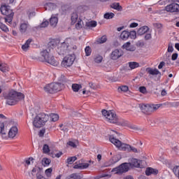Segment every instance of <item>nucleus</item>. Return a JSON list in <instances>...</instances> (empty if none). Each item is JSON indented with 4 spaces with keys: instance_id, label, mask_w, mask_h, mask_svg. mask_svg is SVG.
<instances>
[{
    "instance_id": "obj_30",
    "label": "nucleus",
    "mask_w": 179,
    "mask_h": 179,
    "mask_svg": "<svg viewBox=\"0 0 179 179\" xmlns=\"http://www.w3.org/2000/svg\"><path fill=\"white\" fill-rule=\"evenodd\" d=\"M89 164L88 163H84V164H76L74 166H73V169H87V167H89Z\"/></svg>"
},
{
    "instance_id": "obj_51",
    "label": "nucleus",
    "mask_w": 179,
    "mask_h": 179,
    "mask_svg": "<svg viewBox=\"0 0 179 179\" xmlns=\"http://www.w3.org/2000/svg\"><path fill=\"white\" fill-rule=\"evenodd\" d=\"M151 106V108H152V113H153V111H156V110H158L160 108V105L159 104H156V105H150Z\"/></svg>"
},
{
    "instance_id": "obj_49",
    "label": "nucleus",
    "mask_w": 179,
    "mask_h": 179,
    "mask_svg": "<svg viewBox=\"0 0 179 179\" xmlns=\"http://www.w3.org/2000/svg\"><path fill=\"white\" fill-rule=\"evenodd\" d=\"M43 153H50V147L48 145L45 144L43 147Z\"/></svg>"
},
{
    "instance_id": "obj_55",
    "label": "nucleus",
    "mask_w": 179,
    "mask_h": 179,
    "mask_svg": "<svg viewBox=\"0 0 179 179\" xmlns=\"http://www.w3.org/2000/svg\"><path fill=\"white\" fill-rule=\"evenodd\" d=\"M136 45L137 47H143V45H145V43L142 41H138L136 42Z\"/></svg>"
},
{
    "instance_id": "obj_14",
    "label": "nucleus",
    "mask_w": 179,
    "mask_h": 179,
    "mask_svg": "<svg viewBox=\"0 0 179 179\" xmlns=\"http://www.w3.org/2000/svg\"><path fill=\"white\" fill-rule=\"evenodd\" d=\"M124 148L123 150H127L128 152H133V153H141V150L129 144L123 145Z\"/></svg>"
},
{
    "instance_id": "obj_34",
    "label": "nucleus",
    "mask_w": 179,
    "mask_h": 179,
    "mask_svg": "<svg viewBox=\"0 0 179 179\" xmlns=\"http://www.w3.org/2000/svg\"><path fill=\"white\" fill-rule=\"evenodd\" d=\"M129 66L131 69H135L136 68H139V63L136 62H129Z\"/></svg>"
},
{
    "instance_id": "obj_63",
    "label": "nucleus",
    "mask_w": 179,
    "mask_h": 179,
    "mask_svg": "<svg viewBox=\"0 0 179 179\" xmlns=\"http://www.w3.org/2000/svg\"><path fill=\"white\" fill-rule=\"evenodd\" d=\"M89 85H90V87L91 89H96V86L94 85V84L93 83H90Z\"/></svg>"
},
{
    "instance_id": "obj_12",
    "label": "nucleus",
    "mask_w": 179,
    "mask_h": 179,
    "mask_svg": "<svg viewBox=\"0 0 179 179\" xmlns=\"http://www.w3.org/2000/svg\"><path fill=\"white\" fill-rule=\"evenodd\" d=\"M124 55V52L121 50L116 49L113 50L111 53L110 57L112 59H118V58H121Z\"/></svg>"
},
{
    "instance_id": "obj_1",
    "label": "nucleus",
    "mask_w": 179,
    "mask_h": 179,
    "mask_svg": "<svg viewBox=\"0 0 179 179\" xmlns=\"http://www.w3.org/2000/svg\"><path fill=\"white\" fill-rule=\"evenodd\" d=\"M141 163H142L141 160H139L136 158H131L130 162L123 163L119 166L113 169L111 173H114L115 174H124V173H127L129 170V167L142 169Z\"/></svg>"
},
{
    "instance_id": "obj_59",
    "label": "nucleus",
    "mask_w": 179,
    "mask_h": 179,
    "mask_svg": "<svg viewBox=\"0 0 179 179\" xmlns=\"http://www.w3.org/2000/svg\"><path fill=\"white\" fill-rule=\"evenodd\" d=\"M67 145H69V146H71V148H76V144L73 141H69L67 143Z\"/></svg>"
},
{
    "instance_id": "obj_31",
    "label": "nucleus",
    "mask_w": 179,
    "mask_h": 179,
    "mask_svg": "<svg viewBox=\"0 0 179 179\" xmlns=\"http://www.w3.org/2000/svg\"><path fill=\"white\" fill-rule=\"evenodd\" d=\"M79 19V15H78V13H73L71 14V23L72 24H75L78 22Z\"/></svg>"
},
{
    "instance_id": "obj_19",
    "label": "nucleus",
    "mask_w": 179,
    "mask_h": 179,
    "mask_svg": "<svg viewBox=\"0 0 179 179\" xmlns=\"http://www.w3.org/2000/svg\"><path fill=\"white\" fill-rule=\"evenodd\" d=\"M146 72H148L149 73V75H162V73H160V71H159V70H157V69H152L150 67H148L146 69Z\"/></svg>"
},
{
    "instance_id": "obj_45",
    "label": "nucleus",
    "mask_w": 179,
    "mask_h": 179,
    "mask_svg": "<svg viewBox=\"0 0 179 179\" xmlns=\"http://www.w3.org/2000/svg\"><path fill=\"white\" fill-rule=\"evenodd\" d=\"M127 127L130 128V129H133L134 131H139V128L136 127V125L132 124L131 122H129Z\"/></svg>"
},
{
    "instance_id": "obj_15",
    "label": "nucleus",
    "mask_w": 179,
    "mask_h": 179,
    "mask_svg": "<svg viewBox=\"0 0 179 179\" xmlns=\"http://www.w3.org/2000/svg\"><path fill=\"white\" fill-rule=\"evenodd\" d=\"M18 129L16 126L12 127L8 131V138L13 139L17 135Z\"/></svg>"
},
{
    "instance_id": "obj_24",
    "label": "nucleus",
    "mask_w": 179,
    "mask_h": 179,
    "mask_svg": "<svg viewBox=\"0 0 179 179\" xmlns=\"http://www.w3.org/2000/svg\"><path fill=\"white\" fill-rule=\"evenodd\" d=\"M50 25L55 27L58 24V17L52 15L50 19Z\"/></svg>"
},
{
    "instance_id": "obj_10",
    "label": "nucleus",
    "mask_w": 179,
    "mask_h": 179,
    "mask_svg": "<svg viewBox=\"0 0 179 179\" xmlns=\"http://www.w3.org/2000/svg\"><path fill=\"white\" fill-rule=\"evenodd\" d=\"M129 37L135 40L136 38V31H131L129 32L128 31H123L120 34V38L122 40H128Z\"/></svg>"
},
{
    "instance_id": "obj_44",
    "label": "nucleus",
    "mask_w": 179,
    "mask_h": 179,
    "mask_svg": "<svg viewBox=\"0 0 179 179\" xmlns=\"http://www.w3.org/2000/svg\"><path fill=\"white\" fill-rule=\"evenodd\" d=\"M51 163V159L48 158H43L42 159V164L44 166H50V164Z\"/></svg>"
},
{
    "instance_id": "obj_57",
    "label": "nucleus",
    "mask_w": 179,
    "mask_h": 179,
    "mask_svg": "<svg viewBox=\"0 0 179 179\" xmlns=\"http://www.w3.org/2000/svg\"><path fill=\"white\" fill-rule=\"evenodd\" d=\"M33 160H34L33 157H29L25 160V163L29 166V164H30V162H33Z\"/></svg>"
},
{
    "instance_id": "obj_62",
    "label": "nucleus",
    "mask_w": 179,
    "mask_h": 179,
    "mask_svg": "<svg viewBox=\"0 0 179 179\" xmlns=\"http://www.w3.org/2000/svg\"><path fill=\"white\" fill-rule=\"evenodd\" d=\"M129 27H131V28L138 27V23H136V22L131 23L129 25Z\"/></svg>"
},
{
    "instance_id": "obj_28",
    "label": "nucleus",
    "mask_w": 179,
    "mask_h": 179,
    "mask_svg": "<svg viewBox=\"0 0 179 179\" xmlns=\"http://www.w3.org/2000/svg\"><path fill=\"white\" fill-rule=\"evenodd\" d=\"M48 117L50 118V121L52 122H56V121H58L59 120V115L58 114L55 113H51Z\"/></svg>"
},
{
    "instance_id": "obj_40",
    "label": "nucleus",
    "mask_w": 179,
    "mask_h": 179,
    "mask_svg": "<svg viewBox=\"0 0 179 179\" xmlns=\"http://www.w3.org/2000/svg\"><path fill=\"white\" fill-rule=\"evenodd\" d=\"M78 160V157H70L67 159L66 163L67 164H73L74 162H76Z\"/></svg>"
},
{
    "instance_id": "obj_50",
    "label": "nucleus",
    "mask_w": 179,
    "mask_h": 179,
    "mask_svg": "<svg viewBox=\"0 0 179 179\" xmlns=\"http://www.w3.org/2000/svg\"><path fill=\"white\" fill-rule=\"evenodd\" d=\"M51 173H52V168H49L45 171L47 177H51Z\"/></svg>"
},
{
    "instance_id": "obj_58",
    "label": "nucleus",
    "mask_w": 179,
    "mask_h": 179,
    "mask_svg": "<svg viewBox=\"0 0 179 179\" xmlns=\"http://www.w3.org/2000/svg\"><path fill=\"white\" fill-rule=\"evenodd\" d=\"M177 58H178V54H177V53H173V54L172 55V57H171L172 61H176V59H177Z\"/></svg>"
},
{
    "instance_id": "obj_61",
    "label": "nucleus",
    "mask_w": 179,
    "mask_h": 179,
    "mask_svg": "<svg viewBox=\"0 0 179 179\" xmlns=\"http://www.w3.org/2000/svg\"><path fill=\"white\" fill-rule=\"evenodd\" d=\"M164 65H166V63L164 62H161L158 66V69H162Z\"/></svg>"
},
{
    "instance_id": "obj_23",
    "label": "nucleus",
    "mask_w": 179,
    "mask_h": 179,
    "mask_svg": "<svg viewBox=\"0 0 179 179\" xmlns=\"http://www.w3.org/2000/svg\"><path fill=\"white\" fill-rule=\"evenodd\" d=\"M115 124H117V125H121L122 127H128L129 122L117 118V122Z\"/></svg>"
},
{
    "instance_id": "obj_3",
    "label": "nucleus",
    "mask_w": 179,
    "mask_h": 179,
    "mask_svg": "<svg viewBox=\"0 0 179 179\" xmlns=\"http://www.w3.org/2000/svg\"><path fill=\"white\" fill-rule=\"evenodd\" d=\"M6 100V104L8 106H15L24 99V94L16 91H10L8 94L4 97Z\"/></svg>"
},
{
    "instance_id": "obj_33",
    "label": "nucleus",
    "mask_w": 179,
    "mask_h": 179,
    "mask_svg": "<svg viewBox=\"0 0 179 179\" xmlns=\"http://www.w3.org/2000/svg\"><path fill=\"white\" fill-rule=\"evenodd\" d=\"M80 175L78 173H71V175L68 176L65 179H80Z\"/></svg>"
},
{
    "instance_id": "obj_26",
    "label": "nucleus",
    "mask_w": 179,
    "mask_h": 179,
    "mask_svg": "<svg viewBox=\"0 0 179 179\" xmlns=\"http://www.w3.org/2000/svg\"><path fill=\"white\" fill-rule=\"evenodd\" d=\"M0 71L3 73L9 72V66L5 63H0Z\"/></svg>"
},
{
    "instance_id": "obj_29",
    "label": "nucleus",
    "mask_w": 179,
    "mask_h": 179,
    "mask_svg": "<svg viewBox=\"0 0 179 179\" xmlns=\"http://www.w3.org/2000/svg\"><path fill=\"white\" fill-rule=\"evenodd\" d=\"M128 90H129V87H128L127 85H122L117 88V92L119 93H122V92L123 93H127Z\"/></svg>"
},
{
    "instance_id": "obj_20",
    "label": "nucleus",
    "mask_w": 179,
    "mask_h": 179,
    "mask_svg": "<svg viewBox=\"0 0 179 179\" xmlns=\"http://www.w3.org/2000/svg\"><path fill=\"white\" fill-rule=\"evenodd\" d=\"M149 31V27L148 26H143L137 31V34L139 36H143L145 33Z\"/></svg>"
},
{
    "instance_id": "obj_18",
    "label": "nucleus",
    "mask_w": 179,
    "mask_h": 179,
    "mask_svg": "<svg viewBox=\"0 0 179 179\" xmlns=\"http://www.w3.org/2000/svg\"><path fill=\"white\" fill-rule=\"evenodd\" d=\"M52 89L53 90V94L57 93V92H60L61 90V84L58 83H52Z\"/></svg>"
},
{
    "instance_id": "obj_56",
    "label": "nucleus",
    "mask_w": 179,
    "mask_h": 179,
    "mask_svg": "<svg viewBox=\"0 0 179 179\" xmlns=\"http://www.w3.org/2000/svg\"><path fill=\"white\" fill-rule=\"evenodd\" d=\"M139 92L143 94L146 93V87H144V86L140 87Z\"/></svg>"
},
{
    "instance_id": "obj_38",
    "label": "nucleus",
    "mask_w": 179,
    "mask_h": 179,
    "mask_svg": "<svg viewBox=\"0 0 179 179\" xmlns=\"http://www.w3.org/2000/svg\"><path fill=\"white\" fill-rule=\"evenodd\" d=\"M94 62H95V64H101V62H103V56L99 55H96L94 58Z\"/></svg>"
},
{
    "instance_id": "obj_11",
    "label": "nucleus",
    "mask_w": 179,
    "mask_h": 179,
    "mask_svg": "<svg viewBox=\"0 0 179 179\" xmlns=\"http://www.w3.org/2000/svg\"><path fill=\"white\" fill-rule=\"evenodd\" d=\"M165 10L170 13H177L179 12V4L174 2L169 4L165 7Z\"/></svg>"
},
{
    "instance_id": "obj_43",
    "label": "nucleus",
    "mask_w": 179,
    "mask_h": 179,
    "mask_svg": "<svg viewBox=\"0 0 179 179\" xmlns=\"http://www.w3.org/2000/svg\"><path fill=\"white\" fill-rule=\"evenodd\" d=\"M82 27H83V21L79 18L78 23L76 24V29L79 30L80 29H82Z\"/></svg>"
},
{
    "instance_id": "obj_25",
    "label": "nucleus",
    "mask_w": 179,
    "mask_h": 179,
    "mask_svg": "<svg viewBox=\"0 0 179 179\" xmlns=\"http://www.w3.org/2000/svg\"><path fill=\"white\" fill-rule=\"evenodd\" d=\"M59 127L60 128V130L63 131V132H68V128H69V123H62L59 125Z\"/></svg>"
},
{
    "instance_id": "obj_47",
    "label": "nucleus",
    "mask_w": 179,
    "mask_h": 179,
    "mask_svg": "<svg viewBox=\"0 0 179 179\" xmlns=\"http://www.w3.org/2000/svg\"><path fill=\"white\" fill-rule=\"evenodd\" d=\"M173 173L175 174V176H178L179 175V166H175L172 169Z\"/></svg>"
},
{
    "instance_id": "obj_52",
    "label": "nucleus",
    "mask_w": 179,
    "mask_h": 179,
    "mask_svg": "<svg viewBox=\"0 0 179 179\" xmlns=\"http://www.w3.org/2000/svg\"><path fill=\"white\" fill-rule=\"evenodd\" d=\"M36 178L37 179H45L44 176L41 174V171H40V169H38V171L36 173Z\"/></svg>"
},
{
    "instance_id": "obj_64",
    "label": "nucleus",
    "mask_w": 179,
    "mask_h": 179,
    "mask_svg": "<svg viewBox=\"0 0 179 179\" xmlns=\"http://www.w3.org/2000/svg\"><path fill=\"white\" fill-rule=\"evenodd\" d=\"M124 179H134V177H132L131 176H127Z\"/></svg>"
},
{
    "instance_id": "obj_22",
    "label": "nucleus",
    "mask_w": 179,
    "mask_h": 179,
    "mask_svg": "<svg viewBox=\"0 0 179 179\" xmlns=\"http://www.w3.org/2000/svg\"><path fill=\"white\" fill-rule=\"evenodd\" d=\"M159 173V171L152 168H147L145 170V174L147 176H151V174H158Z\"/></svg>"
},
{
    "instance_id": "obj_17",
    "label": "nucleus",
    "mask_w": 179,
    "mask_h": 179,
    "mask_svg": "<svg viewBox=\"0 0 179 179\" xmlns=\"http://www.w3.org/2000/svg\"><path fill=\"white\" fill-rule=\"evenodd\" d=\"M29 22H22L20 25V33H26L27 31V29H29Z\"/></svg>"
},
{
    "instance_id": "obj_54",
    "label": "nucleus",
    "mask_w": 179,
    "mask_h": 179,
    "mask_svg": "<svg viewBox=\"0 0 179 179\" xmlns=\"http://www.w3.org/2000/svg\"><path fill=\"white\" fill-rule=\"evenodd\" d=\"M48 24H50V22H48V21H44L41 24L40 27H47Z\"/></svg>"
},
{
    "instance_id": "obj_41",
    "label": "nucleus",
    "mask_w": 179,
    "mask_h": 179,
    "mask_svg": "<svg viewBox=\"0 0 179 179\" xmlns=\"http://www.w3.org/2000/svg\"><path fill=\"white\" fill-rule=\"evenodd\" d=\"M0 29L1 30H2V31H4L5 33H8V31H9V29L8 28V27H6V25H5V24L0 22Z\"/></svg>"
},
{
    "instance_id": "obj_60",
    "label": "nucleus",
    "mask_w": 179,
    "mask_h": 179,
    "mask_svg": "<svg viewBox=\"0 0 179 179\" xmlns=\"http://www.w3.org/2000/svg\"><path fill=\"white\" fill-rule=\"evenodd\" d=\"M145 40H150L152 38V34H146L144 36Z\"/></svg>"
},
{
    "instance_id": "obj_48",
    "label": "nucleus",
    "mask_w": 179,
    "mask_h": 179,
    "mask_svg": "<svg viewBox=\"0 0 179 179\" xmlns=\"http://www.w3.org/2000/svg\"><path fill=\"white\" fill-rule=\"evenodd\" d=\"M85 55L87 57H90V55L92 54V48H90V46H87L85 49Z\"/></svg>"
},
{
    "instance_id": "obj_4",
    "label": "nucleus",
    "mask_w": 179,
    "mask_h": 179,
    "mask_svg": "<svg viewBox=\"0 0 179 179\" xmlns=\"http://www.w3.org/2000/svg\"><path fill=\"white\" fill-rule=\"evenodd\" d=\"M0 10L1 12V15H4L5 16H6L4 18L6 23H9V24H12L13 16H15V13H13L12 8H10V6L2 4L0 7Z\"/></svg>"
},
{
    "instance_id": "obj_8",
    "label": "nucleus",
    "mask_w": 179,
    "mask_h": 179,
    "mask_svg": "<svg viewBox=\"0 0 179 179\" xmlns=\"http://www.w3.org/2000/svg\"><path fill=\"white\" fill-rule=\"evenodd\" d=\"M75 59H76V57L74 54L67 55L66 57L63 58L61 65L62 66H63V68H69L72 66V65H73Z\"/></svg>"
},
{
    "instance_id": "obj_21",
    "label": "nucleus",
    "mask_w": 179,
    "mask_h": 179,
    "mask_svg": "<svg viewBox=\"0 0 179 179\" xmlns=\"http://www.w3.org/2000/svg\"><path fill=\"white\" fill-rule=\"evenodd\" d=\"M43 90L44 92H45V93L54 94V91L52 90V85H51V83L45 85L43 87Z\"/></svg>"
},
{
    "instance_id": "obj_9",
    "label": "nucleus",
    "mask_w": 179,
    "mask_h": 179,
    "mask_svg": "<svg viewBox=\"0 0 179 179\" xmlns=\"http://www.w3.org/2000/svg\"><path fill=\"white\" fill-rule=\"evenodd\" d=\"M109 141L111 143H113V145L116 146L117 149H120V150H124L125 147L124 145L127 144L123 143L122 142H121V141L115 138V137H114V136L113 135L109 136Z\"/></svg>"
},
{
    "instance_id": "obj_7",
    "label": "nucleus",
    "mask_w": 179,
    "mask_h": 179,
    "mask_svg": "<svg viewBox=\"0 0 179 179\" xmlns=\"http://www.w3.org/2000/svg\"><path fill=\"white\" fill-rule=\"evenodd\" d=\"M72 43V40L66 39L63 43H60L57 48V52L59 55H65L66 52H68L69 48V44Z\"/></svg>"
},
{
    "instance_id": "obj_46",
    "label": "nucleus",
    "mask_w": 179,
    "mask_h": 179,
    "mask_svg": "<svg viewBox=\"0 0 179 179\" xmlns=\"http://www.w3.org/2000/svg\"><path fill=\"white\" fill-rule=\"evenodd\" d=\"M172 150L175 152L176 155L179 152L178 145L177 144H172L171 145Z\"/></svg>"
},
{
    "instance_id": "obj_35",
    "label": "nucleus",
    "mask_w": 179,
    "mask_h": 179,
    "mask_svg": "<svg viewBox=\"0 0 179 179\" xmlns=\"http://www.w3.org/2000/svg\"><path fill=\"white\" fill-rule=\"evenodd\" d=\"M0 134L1 135H6V130H5V124L3 122H0Z\"/></svg>"
},
{
    "instance_id": "obj_16",
    "label": "nucleus",
    "mask_w": 179,
    "mask_h": 179,
    "mask_svg": "<svg viewBox=\"0 0 179 179\" xmlns=\"http://www.w3.org/2000/svg\"><path fill=\"white\" fill-rule=\"evenodd\" d=\"M122 48L124 50H127V51H131L134 52L135 50H136V48L135 46L131 45L130 42H127L122 45Z\"/></svg>"
},
{
    "instance_id": "obj_13",
    "label": "nucleus",
    "mask_w": 179,
    "mask_h": 179,
    "mask_svg": "<svg viewBox=\"0 0 179 179\" xmlns=\"http://www.w3.org/2000/svg\"><path fill=\"white\" fill-rule=\"evenodd\" d=\"M140 108L144 114H152V107L150 104H142Z\"/></svg>"
},
{
    "instance_id": "obj_27",
    "label": "nucleus",
    "mask_w": 179,
    "mask_h": 179,
    "mask_svg": "<svg viewBox=\"0 0 179 179\" xmlns=\"http://www.w3.org/2000/svg\"><path fill=\"white\" fill-rule=\"evenodd\" d=\"M30 43H31V39H28L24 45H22V50L23 51H27L30 48Z\"/></svg>"
},
{
    "instance_id": "obj_37",
    "label": "nucleus",
    "mask_w": 179,
    "mask_h": 179,
    "mask_svg": "<svg viewBox=\"0 0 179 179\" xmlns=\"http://www.w3.org/2000/svg\"><path fill=\"white\" fill-rule=\"evenodd\" d=\"M85 26L86 27H88V29H90L91 27H96V26H97V22L91 21V22H86Z\"/></svg>"
},
{
    "instance_id": "obj_42",
    "label": "nucleus",
    "mask_w": 179,
    "mask_h": 179,
    "mask_svg": "<svg viewBox=\"0 0 179 179\" xmlns=\"http://www.w3.org/2000/svg\"><path fill=\"white\" fill-rule=\"evenodd\" d=\"M115 15L113 13H106L104 14V19H113Z\"/></svg>"
},
{
    "instance_id": "obj_53",
    "label": "nucleus",
    "mask_w": 179,
    "mask_h": 179,
    "mask_svg": "<svg viewBox=\"0 0 179 179\" xmlns=\"http://www.w3.org/2000/svg\"><path fill=\"white\" fill-rule=\"evenodd\" d=\"M174 48H173V43H169L168 46V52H173Z\"/></svg>"
},
{
    "instance_id": "obj_5",
    "label": "nucleus",
    "mask_w": 179,
    "mask_h": 179,
    "mask_svg": "<svg viewBox=\"0 0 179 179\" xmlns=\"http://www.w3.org/2000/svg\"><path fill=\"white\" fill-rule=\"evenodd\" d=\"M50 120V116L48 115L41 113L38 114L34 119L33 125L35 128H41L45 125V122Z\"/></svg>"
},
{
    "instance_id": "obj_2",
    "label": "nucleus",
    "mask_w": 179,
    "mask_h": 179,
    "mask_svg": "<svg viewBox=\"0 0 179 179\" xmlns=\"http://www.w3.org/2000/svg\"><path fill=\"white\" fill-rule=\"evenodd\" d=\"M54 48H50V47L46 50H43L41 52V57H39L40 61L42 62H47L52 66H58L59 62L55 59V57L52 55V51Z\"/></svg>"
},
{
    "instance_id": "obj_6",
    "label": "nucleus",
    "mask_w": 179,
    "mask_h": 179,
    "mask_svg": "<svg viewBox=\"0 0 179 179\" xmlns=\"http://www.w3.org/2000/svg\"><path fill=\"white\" fill-rule=\"evenodd\" d=\"M101 113L102 115H103L108 122H110V124H116L118 117L115 113L111 110H106V109H103Z\"/></svg>"
},
{
    "instance_id": "obj_36",
    "label": "nucleus",
    "mask_w": 179,
    "mask_h": 179,
    "mask_svg": "<svg viewBox=\"0 0 179 179\" xmlns=\"http://www.w3.org/2000/svg\"><path fill=\"white\" fill-rule=\"evenodd\" d=\"M106 41H107V36L106 35H103L102 37L96 40L97 44H104Z\"/></svg>"
},
{
    "instance_id": "obj_39",
    "label": "nucleus",
    "mask_w": 179,
    "mask_h": 179,
    "mask_svg": "<svg viewBox=\"0 0 179 179\" xmlns=\"http://www.w3.org/2000/svg\"><path fill=\"white\" fill-rule=\"evenodd\" d=\"M82 89V85L79 84H73L72 85V90L75 92H79V90Z\"/></svg>"
},
{
    "instance_id": "obj_32",
    "label": "nucleus",
    "mask_w": 179,
    "mask_h": 179,
    "mask_svg": "<svg viewBox=\"0 0 179 179\" xmlns=\"http://www.w3.org/2000/svg\"><path fill=\"white\" fill-rule=\"evenodd\" d=\"M111 8L115 10H122V6L120 5V3H113L111 4Z\"/></svg>"
}]
</instances>
